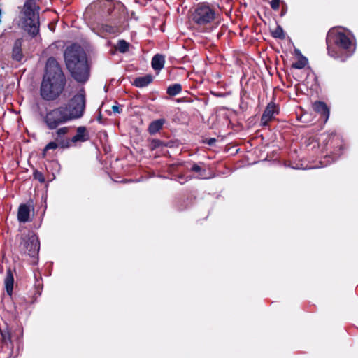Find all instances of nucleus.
Returning a JSON list of instances; mask_svg holds the SVG:
<instances>
[{
	"label": "nucleus",
	"instance_id": "obj_1",
	"mask_svg": "<svg viewBox=\"0 0 358 358\" xmlns=\"http://www.w3.org/2000/svg\"><path fill=\"white\" fill-rule=\"evenodd\" d=\"M85 108V96L83 92H80L67 103L47 111L43 121L49 129H56L61 124L80 118Z\"/></svg>",
	"mask_w": 358,
	"mask_h": 358
},
{
	"label": "nucleus",
	"instance_id": "obj_2",
	"mask_svg": "<svg viewBox=\"0 0 358 358\" xmlns=\"http://www.w3.org/2000/svg\"><path fill=\"white\" fill-rule=\"evenodd\" d=\"M65 85L66 78L59 64L54 57H50L41 85V97L47 101L56 99L63 92Z\"/></svg>",
	"mask_w": 358,
	"mask_h": 358
},
{
	"label": "nucleus",
	"instance_id": "obj_3",
	"mask_svg": "<svg viewBox=\"0 0 358 358\" xmlns=\"http://www.w3.org/2000/svg\"><path fill=\"white\" fill-rule=\"evenodd\" d=\"M327 45L330 57L345 62L355 52L356 41L350 32L332 29L327 34Z\"/></svg>",
	"mask_w": 358,
	"mask_h": 358
},
{
	"label": "nucleus",
	"instance_id": "obj_4",
	"mask_svg": "<svg viewBox=\"0 0 358 358\" xmlns=\"http://www.w3.org/2000/svg\"><path fill=\"white\" fill-rule=\"evenodd\" d=\"M64 59L67 69L76 80L84 83L88 79L86 55L80 45H72L68 47L64 52Z\"/></svg>",
	"mask_w": 358,
	"mask_h": 358
},
{
	"label": "nucleus",
	"instance_id": "obj_5",
	"mask_svg": "<svg viewBox=\"0 0 358 358\" xmlns=\"http://www.w3.org/2000/svg\"><path fill=\"white\" fill-rule=\"evenodd\" d=\"M64 59L67 69L76 80L84 83L88 79L86 55L80 45H72L68 47L64 52Z\"/></svg>",
	"mask_w": 358,
	"mask_h": 358
},
{
	"label": "nucleus",
	"instance_id": "obj_6",
	"mask_svg": "<svg viewBox=\"0 0 358 358\" xmlns=\"http://www.w3.org/2000/svg\"><path fill=\"white\" fill-rule=\"evenodd\" d=\"M39 10L40 6L36 0H26L22 11V25L32 36L39 32Z\"/></svg>",
	"mask_w": 358,
	"mask_h": 358
},
{
	"label": "nucleus",
	"instance_id": "obj_7",
	"mask_svg": "<svg viewBox=\"0 0 358 358\" xmlns=\"http://www.w3.org/2000/svg\"><path fill=\"white\" fill-rule=\"evenodd\" d=\"M19 249L21 252L35 258L40 249V243L38 236L33 232H29L22 237Z\"/></svg>",
	"mask_w": 358,
	"mask_h": 358
},
{
	"label": "nucleus",
	"instance_id": "obj_8",
	"mask_svg": "<svg viewBox=\"0 0 358 358\" xmlns=\"http://www.w3.org/2000/svg\"><path fill=\"white\" fill-rule=\"evenodd\" d=\"M192 16L195 23L204 25L214 20L215 12L208 4L201 3L196 6Z\"/></svg>",
	"mask_w": 358,
	"mask_h": 358
},
{
	"label": "nucleus",
	"instance_id": "obj_9",
	"mask_svg": "<svg viewBox=\"0 0 358 358\" xmlns=\"http://www.w3.org/2000/svg\"><path fill=\"white\" fill-rule=\"evenodd\" d=\"M277 113H278V109H277V106H276L275 103L273 102L269 103L267 105V106L262 116L261 123L264 126L267 125L268 122L271 121L273 118L274 115L277 114Z\"/></svg>",
	"mask_w": 358,
	"mask_h": 358
},
{
	"label": "nucleus",
	"instance_id": "obj_10",
	"mask_svg": "<svg viewBox=\"0 0 358 358\" xmlns=\"http://www.w3.org/2000/svg\"><path fill=\"white\" fill-rule=\"evenodd\" d=\"M69 131V127H63L61 128H59L57 129L55 134V138L57 141L59 142V145L62 148H68L70 145V141L69 140H62V138L63 136H64L66 134H68Z\"/></svg>",
	"mask_w": 358,
	"mask_h": 358
},
{
	"label": "nucleus",
	"instance_id": "obj_11",
	"mask_svg": "<svg viewBox=\"0 0 358 358\" xmlns=\"http://www.w3.org/2000/svg\"><path fill=\"white\" fill-rule=\"evenodd\" d=\"M90 134L85 127H78L76 129V134L71 138V142H85L89 140Z\"/></svg>",
	"mask_w": 358,
	"mask_h": 358
},
{
	"label": "nucleus",
	"instance_id": "obj_12",
	"mask_svg": "<svg viewBox=\"0 0 358 358\" xmlns=\"http://www.w3.org/2000/svg\"><path fill=\"white\" fill-rule=\"evenodd\" d=\"M313 109L315 112L321 114L324 118L326 122L329 117V110L324 102L315 101L313 105Z\"/></svg>",
	"mask_w": 358,
	"mask_h": 358
},
{
	"label": "nucleus",
	"instance_id": "obj_13",
	"mask_svg": "<svg viewBox=\"0 0 358 358\" xmlns=\"http://www.w3.org/2000/svg\"><path fill=\"white\" fill-rule=\"evenodd\" d=\"M30 206L21 204L17 212V219L20 222H27L29 220Z\"/></svg>",
	"mask_w": 358,
	"mask_h": 358
},
{
	"label": "nucleus",
	"instance_id": "obj_14",
	"mask_svg": "<svg viewBox=\"0 0 358 358\" xmlns=\"http://www.w3.org/2000/svg\"><path fill=\"white\" fill-rule=\"evenodd\" d=\"M22 40L21 38L17 39L13 45L12 51V58L14 60L20 62L23 58V54L22 51Z\"/></svg>",
	"mask_w": 358,
	"mask_h": 358
},
{
	"label": "nucleus",
	"instance_id": "obj_15",
	"mask_svg": "<svg viewBox=\"0 0 358 358\" xmlns=\"http://www.w3.org/2000/svg\"><path fill=\"white\" fill-rule=\"evenodd\" d=\"M4 283L7 294L9 296H11L13 289L14 278L10 268H8L6 271V276L4 280Z\"/></svg>",
	"mask_w": 358,
	"mask_h": 358
},
{
	"label": "nucleus",
	"instance_id": "obj_16",
	"mask_svg": "<svg viewBox=\"0 0 358 358\" xmlns=\"http://www.w3.org/2000/svg\"><path fill=\"white\" fill-rule=\"evenodd\" d=\"M153 80L152 75L148 74L144 76L138 77L134 79V85L137 87H144L148 86Z\"/></svg>",
	"mask_w": 358,
	"mask_h": 358
},
{
	"label": "nucleus",
	"instance_id": "obj_17",
	"mask_svg": "<svg viewBox=\"0 0 358 358\" xmlns=\"http://www.w3.org/2000/svg\"><path fill=\"white\" fill-rule=\"evenodd\" d=\"M165 63L164 57L162 55L157 54L152 59V67L155 71H159L163 69Z\"/></svg>",
	"mask_w": 358,
	"mask_h": 358
},
{
	"label": "nucleus",
	"instance_id": "obj_18",
	"mask_svg": "<svg viewBox=\"0 0 358 358\" xmlns=\"http://www.w3.org/2000/svg\"><path fill=\"white\" fill-rule=\"evenodd\" d=\"M165 120L164 119H159L152 122L148 127V131L150 134L157 133L163 127Z\"/></svg>",
	"mask_w": 358,
	"mask_h": 358
},
{
	"label": "nucleus",
	"instance_id": "obj_19",
	"mask_svg": "<svg viewBox=\"0 0 358 358\" xmlns=\"http://www.w3.org/2000/svg\"><path fill=\"white\" fill-rule=\"evenodd\" d=\"M182 91V86L180 84H173L167 88V93L170 96H176Z\"/></svg>",
	"mask_w": 358,
	"mask_h": 358
},
{
	"label": "nucleus",
	"instance_id": "obj_20",
	"mask_svg": "<svg viewBox=\"0 0 358 358\" xmlns=\"http://www.w3.org/2000/svg\"><path fill=\"white\" fill-rule=\"evenodd\" d=\"M307 63H308L307 59L305 57L301 56L299 58V59L296 62H294L292 64V67L294 69H301L305 67V66L307 64Z\"/></svg>",
	"mask_w": 358,
	"mask_h": 358
},
{
	"label": "nucleus",
	"instance_id": "obj_21",
	"mask_svg": "<svg viewBox=\"0 0 358 358\" xmlns=\"http://www.w3.org/2000/svg\"><path fill=\"white\" fill-rule=\"evenodd\" d=\"M117 49L120 52L124 53L129 50V43L124 40H120L117 45Z\"/></svg>",
	"mask_w": 358,
	"mask_h": 358
},
{
	"label": "nucleus",
	"instance_id": "obj_22",
	"mask_svg": "<svg viewBox=\"0 0 358 358\" xmlns=\"http://www.w3.org/2000/svg\"><path fill=\"white\" fill-rule=\"evenodd\" d=\"M191 171L195 173H199V178H206L205 176V170L203 169L198 164H194L192 167L191 168Z\"/></svg>",
	"mask_w": 358,
	"mask_h": 358
},
{
	"label": "nucleus",
	"instance_id": "obj_23",
	"mask_svg": "<svg viewBox=\"0 0 358 358\" xmlns=\"http://www.w3.org/2000/svg\"><path fill=\"white\" fill-rule=\"evenodd\" d=\"M273 36L278 38H284L285 35L282 29L278 27L273 32Z\"/></svg>",
	"mask_w": 358,
	"mask_h": 358
},
{
	"label": "nucleus",
	"instance_id": "obj_24",
	"mask_svg": "<svg viewBox=\"0 0 358 358\" xmlns=\"http://www.w3.org/2000/svg\"><path fill=\"white\" fill-rule=\"evenodd\" d=\"M59 143H57L56 142H54V141H52V142H50L48 144L46 145V146L44 148V152H47L48 150H55L56 148H57V147L59 146Z\"/></svg>",
	"mask_w": 358,
	"mask_h": 358
},
{
	"label": "nucleus",
	"instance_id": "obj_25",
	"mask_svg": "<svg viewBox=\"0 0 358 358\" xmlns=\"http://www.w3.org/2000/svg\"><path fill=\"white\" fill-rule=\"evenodd\" d=\"M34 179L38 180L40 182H45V178H44L43 173L38 171H35L34 172Z\"/></svg>",
	"mask_w": 358,
	"mask_h": 358
},
{
	"label": "nucleus",
	"instance_id": "obj_26",
	"mask_svg": "<svg viewBox=\"0 0 358 358\" xmlns=\"http://www.w3.org/2000/svg\"><path fill=\"white\" fill-rule=\"evenodd\" d=\"M162 142L160 140L153 139L150 143V148L152 150H154L157 148L162 146Z\"/></svg>",
	"mask_w": 358,
	"mask_h": 358
},
{
	"label": "nucleus",
	"instance_id": "obj_27",
	"mask_svg": "<svg viewBox=\"0 0 358 358\" xmlns=\"http://www.w3.org/2000/svg\"><path fill=\"white\" fill-rule=\"evenodd\" d=\"M280 6V0H272L271 1V7L273 10H278Z\"/></svg>",
	"mask_w": 358,
	"mask_h": 358
},
{
	"label": "nucleus",
	"instance_id": "obj_28",
	"mask_svg": "<svg viewBox=\"0 0 358 358\" xmlns=\"http://www.w3.org/2000/svg\"><path fill=\"white\" fill-rule=\"evenodd\" d=\"M112 110L115 113H120V112H122V108L121 106H113Z\"/></svg>",
	"mask_w": 358,
	"mask_h": 358
},
{
	"label": "nucleus",
	"instance_id": "obj_29",
	"mask_svg": "<svg viewBox=\"0 0 358 358\" xmlns=\"http://www.w3.org/2000/svg\"><path fill=\"white\" fill-rule=\"evenodd\" d=\"M215 143V138H210V139L208 141V144L209 145H213Z\"/></svg>",
	"mask_w": 358,
	"mask_h": 358
},
{
	"label": "nucleus",
	"instance_id": "obj_30",
	"mask_svg": "<svg viewBox=\"0 0 358 358\" xmlns=\"http://www.w3.org/2000/svg\"><path fill=\"white\" fill-rule=\"evenodd\" d=\"M2 336H3V339L4 341H6V339L10 340V336H9L8 333V334H3V333H2Z\"/></svg>",
	"mask_w": 358,
	"mask_h": 358
}]
</instances>
